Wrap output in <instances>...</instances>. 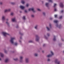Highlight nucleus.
Here are the masks:
<instances>
[{"instance_id":"nucleus-5","label":"nucleus","mask_w":64,"mask_h":64,"mask_svg":"<svg viewBox=\"0 0 64 64\" xmlns=\"http://www.w3.org/2000/svg\"><path fill=\"white\" fill-rule=\"evenodd\" d=\"M46 28L48 31H49L50 30V29L51 28V25L50 24L49 27H47Z\"/></svg>"},{"instance_id":"nucleus-27","label":"nucleus","mask_w":64,"mask_h":64,"mask_svg":"<svg viewBox=\"0 0 64 64\" xmlns=\"http://www.w3.org/2000/svg\"><path fill=\"white\" fill-rule=\"evenodd\" d=\"M29 43H33V41H32L31 40H30L29 41Z\"/></svg>"},{"instance_id":"nucleus-37","label":"nucleus","mask_w":64,"mask_h":64,"mask_svg":"<svg viewBox=\"0 0 64 64\" xmlns=\"http://www.w3.org/2000/svg\"><path fill=\"white\" fill-rule=\"evenodd\" d=\"M43 15H44V16H45V12H44L43 13Z\"/></svg>"},{"instance_id":"nucleus-31","label":"nucleus","mask_w":64,"mask_h":64,"mask_svg":"<svg viewBox=\"0 0 64 64\" xmlns=\"http://www.w3.org/2000/svg\"><path fill=\"white\" fill-rule=\"evenodd\" d=\"M14 60L15 61H17V60H18V58H15V59H14Z\"/></svg>"},{"instance_id":"nucleus-39","label":"nucleus","mask_w":64,"mask_h":64,"mask_svg":"<svg viewBox=\"0 0 64 64\" xmlns=\"http://www.w3.org/2000/svg\"><path fill=\"white\" fill-rule=\"evenodd\" d=\"M11 4H12V5H14V4H15V3H14V2H12L11 3Z\"/></svg>"},{"instance_id":"nucleus-14","label":"nucleus","mask_w":64,"mask_h":64,"mask_svg":"<svg viewBox=\"0 0 64 64\" xmlns=\"http://www.w3.org/2000/svg\"><path fill=\"white\" fill-rule=\"evenodd\" d=\"M8 61H9L8 59L6 58L5 60V63H7V62H8Z\"/></svg>"},{"instance_id":"nucleus-18","label":"nucleus","mask_w":64,"mask_h":64,"mask_svg":"<svg viewBox=\"0 0 64 64\" xmlns=\"http://www.w3.org/2000/svg\"><path fill=\"white\" fill-rule=\"evenodd\" d=\"M12 22H15L16 20H15V18H13L12 19Z\"/></svg>"},{"instance_id":"nucleus-42","label":"nucleus","mask_w":64,"mask_h":64,"mask_svg":"<svg viewBox=\"0 0 64 64\" xmlns=\"http://www.w3.org/2000/svg\"><path fill=\"white\" fill-rule=\"evenodd\" d=\"M28 6H29V5L28 4H27L26 5V7H28Z\"/></svg>"},{"instance_id":"nucleus-47","label":"nucleus","mask_w":64,"mask_h":64,"mask_svg":"<svg viewBox=\"0 0 64 64\" xmlns=\"http://www.w3.org/2000/svg\"><path fill=\"white\" fill-rule=\"evenodd\" d=\"M20 34L21 35H23V34H22L21 32H20Z\"/></svg>"},{"instance_id":"nucleus-25","label":"nucleus","mask_w":64,"mask_h":64,"mask_svg":"<svg viewBox=\"0 0 64 64\" xmlns=\"http://www.w3.org/2000/svg\"><path fill=\"white\" fill-rule=\"evenodd\" d=\"M22 19L23 20H25V16H24L22 18Z\"/></svg>"},{"instance_id":"nucleus-43","label":"nucleus","mask_w":64,"mask_h":64,"mask_svg":"<svg viewBox=\"0 0 64 64\" xmlns=\"http://www.w3.org/2000/svg\"><path fill=\"white\" fill-rule=\"evenodd\" d=\"M50 59H48L47 60L48 61H50Z\"/></svg>"},{"instance_id":"nucleus-26","label":"nucleus","mask_w":64,"mask_h":64,"mask_svg":"<svg viewBox=\"0 0 64 64\" xmlns=\"http://www.w3.org/2000/svg\"><path fill=\"white\" fill-rule=\"evenodd\" d=\"M34 55L35 56H38V54L37 53H35L34 54Z\"/></svg>"},{"instance_id":"nucleus-7","label":"nucleus","mask_w":64,"mask_h":64,"mask_svg":"<svg viewBox=\"0 0 64 64\" xmlns=\"http://www.w3.org/2000/svg\"><path fill=\"white\" fill-rule=\"evenodd\" d=\"M54 62L55 63H57V64H60V62H58V59H56L55 60Z\"/></svg>"},{"instance_id":"nucleus-40","label":"nucleus","mask_w":64,"mask_h":64,"mask_svg":"<svg viewBox=\"0 0 64 64\" xmlns=\"http://www.w3.org/2000/svg\"><path fill=\"white\" fill-rule=\"evenodd\" d=\"M10 15H11L12 16L13 15V13L12 12L11 14H10Z\"/></svg>"},{"instance_id":"nucleus-38","label":"nucleus","mask_w":64,"mask_h":64,"mask_svg":"<svg viewBox=\"0 0 64 64\" xmlns=\"http://www.w3.org/2000/svg\"><path fill=\"white\" fill-rule=\"evenodd\" d=\"M54 16L55 18H56V17H57V15H54Z\"/></svg>"},{"instance_id":"nucleus-29","label":"nucleus","mask_w":64,"mask_h":64,"mask_svg":"<svg viewBox=\"0 0 64 64\" xmlns=\"http://www.w3.org/2000/svg\"><path fill=\"white\" fill-rule=\"evenodd\" d=\"M44 38H46V39H47V37L46 36H45V35H44Z\"/></svg>"},{"instance_id":"nucleus-11","label":"nucleus","mask_w":64,"mask_h":64,"mask_svg":"<svg viewBox=\"0 0 64 64\" xmlns=\"http://www.w3.org/2000/svg\"><path fill=\"white\" fill-rule=\"evenodd\" d=\"M25 62L26 63H29V58H26L25 59Z\"/></svg>"},{"instance_id":"nucleus-13","label":"nucleus","mask_w":64,"mask_h":64,"mask_svg":"<svg viewBox=\"0 0 64 64\" xmlns=\"http://www.w3.org/2000/svg\"><path fill=\"white\" fill-rule=\"evenodd\" d=\"M10 10H11L10 9L6 10H5L4 12H9V11H10Z\"/></svg>"},{"instance_id":"nucleus-10","label":"nucleus","mask_w":64,"mask_h":64,"mask_svg":"<svg viewBox=\"0 0 64 64\" xmlns=\"http://www.w3.org/2000/svg\"><path fill=\"white\" fill-rule=\"evenodd\" d=\"M23 57L22 56H20V62H22V61H23V60H23Z\"/></svg>"},{"instance_id":"nucleus-51","label":"nucleus","mask_w":64,"mask_h":64,"mask_svg":"<svg viewBox=\"0 0 64 64\" xmlns=\"http://www.w3.org/2000/svg\"><path fill=\"white\" fill-rule=\"evenodd\" d=\"M9 20V19L7 18L6 19V20L7 21H8Z\"/></svg>"},{"instance_id":"nucleus-20","label":"nucleus","mask_w":64,"mask_h":64,"mask_svg":"<svg viewBox=\"0 0 64 64\" xmlns=\"http://www.w3.org/2000/svg\"><path fill=\"white\" fill-rule=\"evenodd\" d=\"M0 56L2 57H3L4 56V55H3V54H2V53L0 52Z\"/></svg>"},{"instance_id":"nucleus-24","label":"nucleus","mask_w":64,"mask_h":64,"mask_svg":"<svg viewBox=\"0 0 64 64\" xmlns=\"http://www.w3.org/2000/svg\"><path fill=\"white\" fill-rule=\"evenodd\" d=\"M21 2L22 3V4H24L25 3V2L23 0Z\"/></svg>"},{"instance_id":"nucleus-52","label":"nucleus","mask_w":64,"mask_h":64,"mask_svg":"<svg viewBox=\"0 0 64 64\" xmlns=\"http://www.w3.org/2000/svg\"><path fill=\"white\" fill-rule=\"evenodd\" d=\"M19 42H20V43H21V41L20 40H19Z\"/></svg>"},{"instance_id":"nucleus-56","label":"nucleus","mask_w":64,"mask_h":64,"mask_svg":"<svg viewBox=\"0 0 64 64\" xmlns=\"http://www.w3.org/2000/svg\"><path fill=\"white\" fill-rule=\"evenodd\" d=\"M1 60V59L0 58V60Z\"/></svg>"},{"instance_id":"nucleus-22","label":"nucleus","mask_w":64,"mask_h":64,"mask_svg":"<svg viewBox=\"0 0 64 64\" xmlns=\"http://www.w3.org/2000/svg\"><path fill=\"white\" fill-rule=\"evenodd\" d=\"M6 24L8 25V27H9V26H10V24L8 22H6Z\"/></svg>"},{"instance_id":"nucleus-23","label":"nucleus","mask_w":64,"mask_h":64,"mask_svg":"<svg viewBox=\"0 0 64 64\" xmlns=\"http://www.w3.org/2000/svg\"><path fill=\"white\" fill-rule=\"evenodd\" d=\"M49 5V4L48 3H46L45 4V5L46 6V7H48V5Z\"/></svg>"},{"instance_id":"nucleus-45","label":"nucleus","mask_w":64,"mask_h":64,"mask_svg":"<svg viewBox=\"0 0 64 64\" xmlns=\"http://www.w3.org/2000/svg\"><path fill=\"white\" fill-rule=\"evenodd\" d=\"M38 11H41V10H40V9H38Z\"/></svg>"},{"instance_id":"nucleus-33","label":"nucleus","mask_w":64,"mask_h":64,"mask_svg":"<svg viewBox=\"0 0 64 64\" xmlns=\"http://www.w3.org/2000/svg\"><path fill=\"white\" fill-rule=\"evenodd\" d=\"M54 11H57V10L56 8H54Z\"/></svg>"},{"instance_id":"nucleus-44","label":"nucleus","mask_w":64,"mask_h":64,"mask_svg":"<svg viewBox=\"0 0 64 64\" xmlns=\"http://www.w3.org/2000/svg\"><path fill=\"white\" fill-rule=\"evenodd\" d=\"M24 12H25V13H27V10H24Z\"/></svg>"},{"instance_id":"nucleus-2","label":"nucleus","mask_w":64,"mask_h":64,"mask_svg":"<svg viewBox=\"0 0 64 64\" xmlns=\"http://www.w3.org/2000/svg\"><path fill=\"white\" fill-rule=\"evenodd\" d=\"M54 23H56V26L57 27H58L59 28H60V26H61V25H59L57 24V22H58V20H55L54 21Z\"/></svg>"},{"instance_id":"nucleus-55","label":"nucleus","mask_w":64,"mask_h":64,"mask_svg":"<svg viewBox=\"0 0 64 64\" xmlns=\"http://www.w3.org/2000/svg\"><path fill=\"white\" fill-rule=\"evenodd\" d=\"M42 52L43 53V52H44V51H42Z\"/></svg>"},{"instance_id":"nucleus-12","label":"nucleus","mask_w":64,"mask_h":64,"mask_svg":"<svg viewBox=\"0 0 64 64\" xmlns=\"http://www.w3.org/2000/svg\"><path fill=\"white\" fill-rule=\"evenodd\" d=\"M60 6L61 7H62V8L63 7V6H64V5H63V4L62 3V2L60 3Z\"/></svg>"},{"instance_id":"nucleus-6","label":"nucleus","mask_w":64,"mask_h":64,"mask_svg":"<svg viewBox=\"0 0 64 64\" xmlns=\"http://www.w3.org/2000/svg\"><path fill=\"white\" fill-rule=\"evenodd\" d=\"M29 11H32L33 12H35V10H34V9L33 8H29L28 9Z\"/></svg>"},{"instance_id":"nucleus-19","label":"nucleus","mask_w":64,"mask_h":64,"mask_svg":"<svg viewBox=\"0 0 64 64\" xmlns=\"http://www.w3.org/2000/svg\"><path fill=\"white\" fill-rule=\"evenodd\" d=\"M18 44L17 42H15L14 44V45H15V46H17Z\"/></svg>"},{"instance_id":"nucleus-4","label":"nucleus","mask_w":64,"mask_h":64,"mask_svg":"<svg viewBox=\"0 0 64 64\" xmlns=\"http://www.w3.org/2000/svg\"><path fill=\"white\" fill-rule=\"evenodd\" d=\"M2 34L4 36H6L7 35H9V34L5 32H2Z\"/></svg>"},{"instance_id":"nucleus-41","label":"nucleus","mask_w":64,"mask_h":64,"mask_svg":"<svg viewBox=\"0 0 64 64\" xmlns=\"http://www.w3.org/2000/svg\"><path fill=\"white\" fill-rule=\"evenodd\" d=\"M53 19V18H50V20H52V19Z\"/></svg>"},{"instance_id":"nucleus-3","label":"nucleus","mask_w":64,"mask_h":64,"mask_svg":"<svg viewBox=\"0 0 64 64\" xmlns=\"http://www.w3.org/2000/svg\"><path fill=\"white\" fill-rule=\"evenodd\" d=\"M50 53L51 54H49L47 56V57H51V56H52V55H54V54L52 51L50 52Z\"/></svg>"},{"instance_id":"nucleus-54","label":"nucleus","mask_w":64,"mask_h":64,"mask_svg":"<svg viewBox=\"0 0 64 64\" xmlns=\"http://www.w3.org/2000/svg\"><path fill=\"white\" fill-rule=\"evenodd\" d=\"M20 38L22 39V37H20Z\"/></svg>"},{"instance_id":"nucleus-30","label":"nucleus","mask_w":64,"mask_h":64,"mask_svg":"<svg viewBox=\"0 0 64 64\" xmlns=\"http://www.w3.org/2000/svg\"><path fill=\"white\" fill-rule=\"evenodd\" d=\"M57 5V4H54V7H55V6Z\"/></svg>"},{"instance_id":"nucleus-15","label":"nucleus","mask_w":64,"mask_h":64,"mask_svg":"<svg viewBox=\"0 0 64 64\" xmlns=\"http://www.w3.org/2000/svg\"><path fill=\"white\" fill-rule=\"evenodd\" d=\"M56 36H54V38H53V41H56Z\"/></svg>"},{"instance_id":"nucleus-17","label":"nucleus","mask_w":64,"mask_h":64,"mask_svg":"<svg viewBox=\"0 0 64 64\" xmlns=\"http://www.w3.org/2000/svg\"><path fill=\"white\" fill-rule=\"evenodd\" d=\"M38 25H36L34 27L35 29H37V28H38Z\"/></svg>"},{"instance_id":"nucleus-50","label":"nucleus","mask_w":64,"mask_h":64,"mask_svg":"<svg viewBox=\"0 0 64 64\" xmlns=\"http://www.w3.org/2000/svg\"><path fill=\"white\" fill-rule=\"evenodd\" d=\"M2 3L1 2H0V5H2Z\"/></svg>"},{"instance_id":"nucleus-36","label":"nucleus","mask_w":64,"mask_h":64,"mask_svg":"<svg viewBox=\"0 0 64 64\" xmlns=\"http://www.w3.org/2000/svg\"><path fill=\"white\" fill-rule=\"evenodd\" d=\"M64 12V10H62V11H61L60 12L61 13H63Z\"/></svg>"},{"instance_id":"nucleus-9","label":"nucleus","mask_w":64,"mask_h":64,"mask_svg":"<svg viewBox=\"0 0 64 64\" xmlns=\"http://www.w3.org/2000/svg\"><path fill=\"white\" fill-rule=\"evenodd\" d=\"M36 41H38L39 39V36L37 35H36Z\"/></svg>"},{"instance_id":"nucleus-32","label":"nucleus","mask_w":64,"mask_h":64,"mask_svg":"<svg viewBox=\"0 0 64 64\" xmlns=\"http://www.w3.org/2000/svg\"><path fill=\"white\" fill-rule=\"evenodd\" d=\"M48 1L49 2H51V3H52V2H53L52 0H48Z\"/></svg>"},{"instance_id":"nucleus-53","label":"nucleus","mask_w":64,"mask_h":64,"mask_svg":"<svg viewBox=\"0 0 64 64\" xmlns=\"http://www.w3.org/2000/svg\"><path fill=\"white\" fill-rule=\"evenodd\" d=\"M20 13H22V12L21 11H20Z\"/></svg>"},{"instance_id":"nucleus-16","label":"nucleus","mask_w":64,"mask_h":64,"mask_svg":"<svg viewBox=\"0 0 64 64\" xmlns=\"http://www.w3.org/2000/svg\"><path fill=\"white\" fill-rule=\"evenodd\" d=\"M20 8H21L22 9H24V8H25V7L22 6H20Z\"/></svg>"},{"instance_id":"nucleus-49","label":"nucleus","mask_w":64,"mask_h":64,"mask_svg":"<svg viewBox=\"0 0 64 64\" xmlns=\"http://www.w3.org/2000/svg\"><path fill=\"white\" fill-rule=\"evenodd\" d=\"M61 40H62V41H64V39H63V38H62Z\"/></svg>"},{"instance_id":"nucleus-35","label":"nucleus","mask_w":64,"mask_h":64,"mask_svg":"<svg viewBox=\"0 0 64 64\" xmlns=\"http://www.w3.org/2000/svg\"><path fill=\"white\" fill-rule=\"evenodd\" d=\"M62 16H60L59 19H62Z\"/></svg>"},{"instance_id":"nucleus-8","label":"nucleus","mask_w":64,"mask_h":64,"mask_svg":"<svg viewBox=\"0 0 64 64\" xmlns=\"http://www.w3.org/2000/svg\"><path fill=\"white\" fill-rule=\"evenodd\" d=\"M2 20L3 22H4V21H5L6 19V18H5V16H2Z\"/></svg>"},{"instance_id":"nucleus-48","label":"nucleus","mask_w":64,"mask_h":64,"mask_svg":"<svg viewBox=\"0 0 64 64\" xmlns=\"http://www.w3.org/2000/svg\"><path fill=\"white\" fill-rule=\"evenodd\" d=\"M43 46H46V44H44L43 45Z\"/></svg>"},{"instance_id":"nucleus-1","label":"nucleus","mask_w":64,"mask_h":64,"mask_svg":"<svg viewBox=\"0 0 64 64\" xmlns=\"http://www.w3.org/2000/svg\"><path fill=\"white\" fill-rule=\"evenodd\" d=\"M15 37H12L11 38L10 42L12 44H14V40H15Z\"/></svg>"},{"instance_id":"nucleus-46","label":"nucleus","mask_w":64,"mask_h":64,"mask_svg":"<svg viewBox=\"0 0 64 64\" xmlns=\"http://www.w3.org/2000/svg\"><path fill=\"white\" fill-rule=\"evenodd\" d=\"M16 27V28H18V25H17Z\"/></svg>"},{"instance_id":"nucleus-57","label":"nucleus","mask_w":64,"mask_h":64,"mask_svg":"<svg viewBox=\"0 0 64 64\" xmlns=\"http://www.w3.org/2000/svg\"><path fill=\"white\" fill-rule=\"evenodd\" d=\"M63 53H64V51L63 52Z\"/></svg>"},{"instance_id":"nucleus-21","label":"nucleus","mask_w":64,"mask_h":64,"mask_svg":"<svg viewBox=\"0 0 64 64\" xmlns=\"http://www.w3.org/2000/svg\"><path fill=\"white\" fill-rule=\"evenodd\" d=\"M31 16L32 18H34L35 17V16H34V15L33 14H31Z\"/></svg>"},{"instance_id":"nucleus-34","label":"nucleus","mask_w":64,"mask_h":64,"mask_svg":"<svg viewBox=\"0 0 64 64\" xmlns=\"http://www.w3.org/2000/svg\"><path fill=\"white\" fill-rule=\"evenodd\" d=\"M4 52L5 53H7V52L6 51V50H4Z\"/></svg>"},{"instance_id":"nucleus-28","label":"nucleus","mask_w":64,"mask_h":64,"mask_svg":"<svg viewBox=\"0 0 64 64\" xmlns=\"http://www.w3.org/2000/svg\"><path fill=\"white\" fill-rule=\"evenodd\" d=\"M47 36H49L50 35L49 33H47Z\"/></svg>"}]
</instances>
